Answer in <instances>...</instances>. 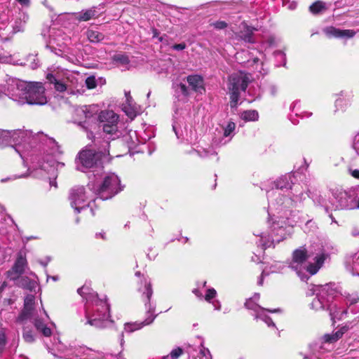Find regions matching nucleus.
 <instances>
[{"mask_svg": "<svg viewBox=\"0 0 359 359\" xmlns=\"http://www.w3.org/2000/svg\"><path fill=\"white\" fill-rule=\"evenodd\" d=\"M8 95L20 104L43 105L48 102L45 88L41 82L13 81L8 88Z\"/></svg>", "mask_w": 359, "mask_h": 359, "instance_id": "nucleus-1", "label": "nucleus"}, {"mask_svg": "<svg viewBox=\"0 0 359 359\" xmlns=\"http://www.w3.org/2000/svg\"><path fill=\"white\" fill-rule=\"evenodd\" d=\"M327 257V255L321 246H318L314 250L312 248L306 249L304 247H300L293 252L291 268L298 274L302 270H306L310 274L314 275L323 266Z\"/></svg>", "mask_w": 359, "mask_h": 359, "instance_id": "nucleus-2", "label": "nucleus"}, {"mask_svg": "<svg viewBox=\"0 0 359 359\" xmlns=\"http://www.w3.org/2000/svg\"><path fill=\"white\" fill-rule=\"evenodd\" d=\"M36 140L32 132L28 130L0 129V148L14 143L16 146L13 148V150L19 154L22 158H24V154L21 151V148L25 147L27 144L35 143Z\"/></svg>", "mask_w": 359, "mask_h": 359, "instance_id": "nucleus-3", "label": "nucleus"}, {"mask_svg": "<svg viewBox=\"0 0 359 359\" xmlns=\"http://www.w3.org/2000/svg\"><path fill=\"white\" fill-rule=\"evenodd\" d=\"M357 194L354 190H334L328 200H324L322 205L327 212L339 209H355Z\"/></svg>", "mask_w": 359, "mask_h": 359, "instance_id": "nucleus-4", "label": "nucleus"}, {"mask_svg": "<svg viewBox=\"0 0 359 359\" xmlns=\"http://www.w3.org/2000/svg\"><path fill=\"white\" fill-rule=\"evenodd\" d=\"M94 193L102 200H108L122 190L121 180L114 173L104 175L102 180L93 187Z\"/></svg>", "mask_w": 359, "mask_h": 359, "instance_id": "nucleus-5", "label": "nucleus"}, {"mask_svg": "<svg viewBox=\"0 0 359 359\" xmlns=\"http://www.w3.org/2000/svg\"><path fill=\"white\" fill-rule=\"evenodd\" d=\"M109 142H104L103 150L96 152L95 150L86 147L81 150L76 159L77 169L85 172L86 170L93 168L100 163L102 156H107L109 152Z\"/></svg>", "mask_w": 359, "mask_h": 359, "instance_id": "nucleus-6", "label": "nucleus"}, {"mask_svg": "<svg viewBox=\"0 0 359 359\" xmlns=\"http://www.w3.org/2000/svg\"><path fill=\"white\" fill-rule=\"evenodd\" d=\"M250 75L238 72L229 77L228 90L231 94V106L236 107L240 97L241 92L245 91L250 82Z\"/></svg>", "mask_w": 359, "mask_h": 359, "instance_id": "nucleus-7", "label": "nucleus"}, {"mask_svg": "<svg viewBox=\"0 0 359 359\" xmlns=\"http://www.w3.org/2000/svg\"><path fill=\"white\" fill-rule=\"evenodd\" d=\"M46 79L54 85L55 89L60 93L72 90L77 83L74 74L68 70H57L48 73Z\"/></svg>", "mask_w": 359, "mask_h": 359, "instance_id": "nucleus-8", "label": "nucleus"}, {"mask_svg": "<svg viewBox=\"0 0 359 359\" xmlns=\"http://www.w3.org/2000/svg\"><path fill=\"white\" fill-rule=\"evenodd\" d=\"M102 127L108 140H115L121 135L118 127V116L113 111H102L98 116Z\"/></svg>", "mask_w": 359, "mask_h": 359, "instance_id": "nucleus-9", "label": "nucleus"}, {"mask_svg": "<svg viewBox=\"0 0 359 359\" xmlns=\"http://www.w3.org/2000/svg\"><path fill=\"white\" fill-rule=\"evenodd\" d=\"M90 193L83 187H75L69 193L71 206L77 212L90 205Z\"/></svg>", "mask_w": 359, "mask_h": 359, "instance_id": "nucleus-10", "label": "nucleus"}, {"mask_svg": "<svg viewBox=\"0 0 359 359\" xmlns=\"http://www.w3.org/2000/svg\"><path fill=\"white\" fill-rule=\"evenodd\" d=\"M315 292L317 293V296L323 298L327 303V310H330V314H334L338 312L337 310V304L332 302L337 296V291L331 284L316 286Z\"/></svg>", "mask_w": 359, "mask_h": 359, "instance_id": "nucleus-11", "label": "nucleus"}, {"mask_svg": "<svg viewBox=\"0 0 359 359\" xmlns=\"http://www.w3.org/2000/svg\"><path fill=\"white\" fill-rule=\"evenodd\" d=\"M48 144L50 146V152L47 154V159H43L42 162L39 163V168L44 170L47 173L54 172L55 168L63 167L65 165L62 163L56 162L53 158V155L58 152L59 148L55 141L51 138L48 140Z\"/></svg>", "mask_w": 359, "mask_h": 359, "instance_id": "nucleus-12", "label": "nucleus"}, {"mask_svg": "<svg viewBox=\"0 0 359 359\" xmlns=\"http://www.w3.org/2000/svg\"><path fill=\"white\" fill-rule=\"evenodd\" d=\"M77 292L83 298H85L87 301H91L96 306H100L102 309L99 311L102 314L109 313V305L107 302V299H100L97 297V294L92 290L90 287L86 285H83L77 290Z\"/></svg>", "mask_w": 359, "mask_h": 359, "instance_id": "nucleus-13", "label": "nucleus"}, {"mask_svg": "<svg viewBox=\"0 0 359 359\" xmlns=\"http://www.w3.org/2000/svg\"><path fill=\"white\" fill-rule=\"evenodd\" d=\"M17 299L18 295L14 288L9 286L6 282H3L0 285L1 311H7L9 308H12Z\"/></svg>", "mask_w": 359, "mask_h": 359, "instance_id": "nucleus-14", "label": "nucleus"}, {"mask_svg": "<svg viewBox=\"0 0 359 359\" xmlns=\"http://www.w3.org/2000/svg\"><path fill=\"white\" fill-rule=\"evenodd\" d=\"M306 197L304 189L300 184H294L290 187V198H285L282 203L285 207L302 203Z\"/></svg>", "mask_w": 359, "mask_h": 359, "instance_id": "nucleus-15", "label": "nucleus"}, {"mask_svg": "<svg viewBox=\"0 0 359 359\" xmlns=\"http://www.w3.org/2000/svg\"><path fill=\"white\" fill-rule=\"evenodd\" d=\"M46 313L43 308L42 302H36L35 297L32 294L25 297L24 300V309L22 314H38Z\"/></svg>", "mask_w": 359, "mask_h": 359, "instance_id": "nucleus-16", "label": "nucleus"}, {"mask_svg": "<svg viewBox=\"0 0 359 359\" xmlns=\"http://www.w3.org/2000/svg\"><path fill=\"white\" fill-rule=\"evenodd\" d=\"M34 325L36 330L44 337H50L52 334V327L55 326L54 323L49 321L48 316L44 317L38 316L34 320Z\"/></svg>", "mask_w": 359, "mask_h": 359, "instance_id": "nucleus-17", "label": "nucleus"}, {"mask_svg": "<svg viewBox=\"0 0 359 359\" xmlns=\"http://www.w3.org/2000/svg\"><path fill=\"white\" fill-rule=\"evenodd\" d=\"M259 298V294H255V296L253 297V298H250L245 302V307L247 309H248L249 310L253 311L257 314H262V313H264L265 311L270 312V313H282L284 311L280 308L274 309H266L264 308L259 306L255 302V301L257 300Z\"/></svg>", "mask_w": 359, "mask_h": 359, "instance_id": "nucleus-18", "label": "nucleus"}, {"mask_svg": "<svg viewBox=\"0 0 359 359\" xmlns=\"http://www.w3.org/2000/svg\"><path fill=\"white\" fill-rule=\"evenodd\" d=\"M236 124L233 121H229L223 127V137L221 139L215 138L213 144L215 145H223L229 142L234 135Z\"/></svg>", "mask_w": 359, "mask_h": 359, "instance_id": "nucleus-19", "label": "nucleus"}, {"mask_svg": "<svg viewBox=\"0 0 359 359\" xmlns=\"http://www.w3.org/2000/svg\"><path fill=\"white\" fill-rule=\"evenodd\" d=\"M325 34L328 36H334L337 38H352L355 32L351 29H340L333 27H327L325 29Z\"/></svg>", "mask_w": 359, "mask_h": 359, "instance_id": "nucleus-20", "label": "nucleus"}, {"mask_svg": "<svg viewBox=\"0 0 359 359\" xmlns=\"http://www.w3.org/2000/svg\"><path fill=\"white\" fill-rule=\"evenodd\" d=\"M187 81L193 90L201 94L205 91L204 81L202 76L197 74L189 75L187 76Z\"/></svg>", "mask_w": 359, "mask_h": 359, "instance_id": "nucleus-21", "label": "nucleus"}, {"mask_svg": "<svg viewBox=\"0 0 359 359\" xmlns=\"http://www.w3.org/2000/svg\"><path fill=\"white\" fill-rule=\"evenodd\" d=\"M109 322L100 316H91L90 318H87L86 324L95 327L101 328L107 327Z\"/></svg>", "mask_w": 359, "mask_h": 359, "instance_id": "nucleus-22", "label": "nucleus"}, {"mask_svg": "<svg viewBox=\"0 0 359 359\" xmlns=\"http://www.w3.org/2000/svg\"><path fill=\"white\" fill-rule=\"evenodd\" d=\"M311 308L316 312H329L327 310V303L325 302L323 298H320L318 296L315 298L311 304Z\"/></svg>", "mask_w": 359, "mask_h": 359, "instance_id": "nucleus-23", "label": "nucleus"}, {"mask_svg": "<svg viewBox=\"0 0 359 359\" xmlns=\"http://www.w3.org/2000/svg\"><path fill=\"white\" fill-rule=\"evenodd\" d=\"M154 320V317L150 316L144 321L140 323L135 322L134 323H126L125 325V330L128 332H133L136 330L140 329L144 325L151 324Z\"/></svg>", "mask_w": 359, "mask_h": 359, "instance_id": "nucleus-24", "label": "nucleus"}, {"mask_svg": "<svg viewBox=\"0 0 359 359\" xmlns=\"http://www.w3.org/2000/svg\"><path fill=\"white\" fill-rule=\"evenodd\" d=\"M96 113V107L95 106H83L76 109L78 116H83L85 118H93Z\"/></svg>", "mask_w": 359, "mask_h": 359, "instance_id": "nucleus-25", "label": "nucleus"}, {"mask_svg": "<svg viewBox=\"0 0 359 359\" xmlns=\"http://www.w3.org/2000/svg\"><path fill=\"white\" fill-rule=\"evenodd\" d=\"M98 15H99V14H98L97 11H96L95 8H91L81 11L78 14L77 18L79 20L88 21L90 19L97 17Z\"/></svg>", "mask_w": 359, "mask_h": 359, "instance_id": "nucleus-26", "label": "nucleus"}, {"mask_svg": "<svg viewBox=\"0 0 359 359\" xmlns=\"http://www.w3.org/2000/svg\"><path fill=\"white\" fill-rule=\"evenodd\" d=\"M86 35L88 40L92 43H98L104 39V36L102 33L93 29L88 30Z\"/></svg>", "mask_w": 359, "mask_h": 359, "instance_id": "nucleus-27", "label": "nucleus"}, {"mask_svg": "<svg viewBox=\"0 0 359 359\" xmlns=\"http://www.w3.org/2000/svg\"><path fill=\"white\" fill-rule=\"evenodd\" d=\"M17 285L19 287H21L25 289H27L29 290H33L36 287V282L30 280L27 277H22L17 282Z\"/></svg>", "mask_w": 359, "mask_h": 359, "instance_id": "nucleus-28", "label": "nucleus"}, {"mask_svg": "<svg viewBox=\"0 0 359 359\" xmlns=\"http://www.w3.org/2000/svg\"><path fill=\"white\" fill-rule=\"evenodd\" d=\"M257 236H260L261 239L259 241V244L263 247V248H266L271 247L275 241L279 242L280 239H275L273 237L271 240L270 236L266 238V236L264 233H261L257 235Z\"/></svg>", "mask_w": 359, "mask_h": 359, "instance_id": "nucleus-29", "label": "nucleus"}, {"mask_svg": "<svg viewBox=\"0 0 359 359\" xmlns=\"http://www.w3.org/2000/svg\"><path fill=\"white\" fill-rule=\"evenodd\" d=\"M241 116L246 121H255L258 120L259 114L256 110H248L243 111Z\"/></svg>", "mask_w": 359, "mask_h": 359, "instance_id": "nucleus-30", "label": "nucleus"}, {"mask_svg": "<svg viewBox=\"0 0 359 359\" xmlns=\"http://www.w3.org/2000/svg\"><path fill=\"white\" fill-rule=\"evenodd\" d=\"M25 264L26 259L21 256L18 258L11 269H13V271H17V273H22L24 272Z\"/></svg>", "mask_w": 359, "mask_h": 359, "instance_id": "nucleus-31", "label": "nucleus"}, {"mask_svg": "<svg viewBox=\"0 0 359 359\" xmlns=\"http://www.w3.org/2000/svg\"><path fill=\"white\" fill-rule=\"evenodd\" d=\"M326 9L325 3L318 1L310 6L309 10L313 14H318Z\"/></svg>", "mask_w": 359, "mask_h": 359, "instance_id": "nucleus-32", "label": "nucleus"}, {"mask_svg": "<svg viewBox=\"0 0 359 359\" xmlns=\"http://www.w3.org/2000/svg\"><path fill=\"white\" fill-rule=\"evenodd\" d=\"M245 29H246V32L245 33H242L241 34V38L245 42H248V43H254L255 41L253 39V37H252V34H253V29L248 27V26H245Z\"/></svg>", "mask_w": 359, "mask_h": 359, "instance_id": "nucleus-33", "label": "nucleus"}, {"mask_svg": "<svg viewBox=\"0 0 359 359\" xmlns=\"http://www.w3.org/2000/svg\"><path fill=\"white\" fill-rule=\"evenodd\" d=\"M197 152L201 158H209L211 156L217 155L216 151L212 147L206 149L203 148Z\"/></svg>", "mask_w": 359, "mask_h": 359, "instance_id": "nucleus-34", "label": "nucleus"}, {"mask_svg": "<svg viewBox=\"0 0 359 359\" xmlns=\"http://www.w3.org/2000/svg\"><path fill=\"white\" fill-rule=\"evenodd\" d=\"M144 288H139V290L146 295L148 299H149L153 293L151 283L150 281H147V280L145 279L144 280Z\"/></svg>", "mask_w": 359, "mask_h": 359, "instance_id": "nucleus-35", "label": "nucleus"}, {"mask_svg": "<svg viewBox=\"0 0 359 359\" xmlns=\"http://www.w3.org/2000/svg\"><path fill=\"white\" fill-rule=\"evenodd\" d=\"M175 93L187 97L189 95V90L185 84L179 83L175 86Z\"/></svg>", "mask_w": 359, "mask_h": 359, "instance_id": "nucleus-36", "label": "nucleus"}, {"mask_svg": "<svg viewBox=\"0 0 359 359\" xmlns=\"http://www.w3.org/2000/svg\"><path fill=\"white\" fill-rule=\"evenodd\" d=\"M23 339H25V341L26 342H28V343H32L35 340L32 330H24Z\"/></svg>", "mask_w": 359, "mask_h": 359, "instance_id": "nucleus-37", "label": "nucleus"}, {"mask_svg": "<svg viewBox=\"0 0 359 359\" xmlns=\"http://www.w3.org/2000/svg\"><path fill=\"white\" fill-rule=\"evenodd\" d=\"M86 84L88 89L95 88L97 86V81H96L95 77L93 76H88L86 79Z\"/></svg>", "mask_w": 359, "mask_h": 359, "instance_id": "nucleus-38", "label": "nucleus"}, {"mask_svg": "<svg viewBox=\"0 0 359 359\" xmlns=\"http://www.w3.org/2000/svg\"><path fill=\"white\" fill-rule=\"evenodd\" d=\"M271 228H272L271 231L273 234L276 233V235H280L281 237V239L285 238V237H284L285 229L282 226L277 228L276 224H273V226H271Z\"/></svg>", "mask_w": 359, "mask_h": 359, "instance_id": "nucleus-39", "label": "nucleus"}, {"mask_svg": "<svg viewBox=\"0 0 359 359\" xmlns=\"http://www.w3.org/2000/svg\"><path fill=\"white\" fill-rule=\"evenodd\" d=\"M257 320L264 322L268 326L273 325L274 326V323L272 321L271 318L269 316H257Z\"/></svg>", "mask_w": 359, "mask_h": 359, "instance_id": "nucleus-40", "label": "nucleus"}, {"mask_svg": "<svg viewBox=\"0 0 359 359\" xmlns=\"http://www.w3.org/2000/svg\"><path fill=\"white\" fill-rule=\"evenodd\" d=\"M22 273H17V271H13V269L7 271V278L12 280H17L20 279V276Z\"/></svg>", "mask_w": 359, "mask_h": 359, "instance_id": "nucleus-41", "label": "nucleus"}, {"mask_svg": "<svg viewBox=\"0 0 359 359\" xmlns=\"http://www.w3.org/2000/svg\"><path fill=\"white\" fill-rule=\"evenodd\" d=\"M216 294H217V292L215 289H213V288L208 289L206 292V294L205 296V299L207 302H210L214 297H215Z\"/></svg>", "mask_w": 359, "mask_h": 359, "instance_id": "nucleus-42", "label": "nucleus"}, {"mask_svg": "<svg viewBox=\"0 0 359 359\" xmlns=\"http://www.w3.org/2000/svg\"><path fill=\"white\" fill-rule=\"evenodd\" d=\"M323 339L324 343H329V344H332L337 341V339L334 337V333L325 334L323 337Z\"/></svg>", "mask_w": 359, "mask_h": 359, "instance_id": "nucleus-43", "label": "nucleus"}, {"mask_svg": "<svg viewBox=\"0 0 359 359\" xmlns=\"http://www.w3.org/2000/svg\"><path fill=\"white\" fill-rule=\"evenodd\" d=\"M212 25L217 29H223L227 27V23L224 21H216Z\"/></svg>", "mask_w": 359, "mask_h": 359, "instance_id": "nucleus-44", "label": "nucleus"}, {"mask_svg": "<svg viewBox=\"0 0 359 359\" xmlns=\"http://www.w3.org/2000/svg\"><path fill=\"white\" fill-rule=\"evenodd\" d=\"M183 353V351L181 348H177L173 349L170 352V356L172 359H177Z\"/></svg>", "mask_w": 359, "mask_h": 359, "instance_id": "nucleus-45", "label": "nucleus"}, {"mask_svg": "<svg viewBox=\"0 0 359 359\" xmlns=\"http://www.w3.org/2000/svg\"><path fill=\"white\" fill-rule=\"evenodd\" d=\"M200 354L202 355V356H203V358H204V359H212L210 352L208 348H205L203 347L200 351Z\"/></svg>", "mask_w": 359, "mask_h": 359, "instance_id": "nucleus-46", "label": "nucleus"}, {"mask_svg": "<svg viewBox=\"0 0 359 359\" xmlns=\"http://www.w3.org/2000/svg\"><path fill=\"white\" fill-rule=\"evenodd\" d=\"M6 343V335L3 331H0V351H1Z\"/></svg>", "mask_w": 359, "mask_h": 359, "instance_id": "nucleus-47", "label": "nucleus"}, {"mask_svg": "<svg viewBox=\"0 0 359 359\" xmlns=\"http://www.w3.org/2000/svg\"><path fill=\"white\" fill-rule=\"evenodd\" d=\"M116 60L120 61L123 64H127L129 62L128 57L125 55H118L116 56Z\"/></svg>", "mask_w": 359, "mask_h": 359, "instance_id": "nucleus-48", "label": "nucleus"}, {"mask_svg": "<svg viewBox=\"0 0 359 359\" xmlns=\"http://www.w3.org/2000/svg\"><path fill=\"white\" fill-rule=\"evenodd\" d=\"M353 147L356 152L359 154V133L355 137Z\"/></svg>", "mask_w": 359, "mask_h": 359, "instance_id": "nucleus-49", "label": "nucleus"}, {"mask_svg": "<svg viewBox=\"0 0 359 359\" xmlns=\"http://www.w3.org/2000/svg\"><path fill=\"white\" fill-rule=\"evenodd\" d=\"M186 48V44L184 43L175 44L172 46V48L176 50H182Z\"/></svg>", "mask_w": 359, "mask_h": 359, "instance_id": "nucleus-50", "label": "nucleus"}, {"mask_svg": "<svg viewBox=\"0 0 359 359\" xmlns=\"http://www.w3.org/2000/svg\"><path fill=\"white\" fill-rule=\"evenodd\" d=\"M334 334L337 340H339L343 336L344 332L341 330H338L336 332H334Z\"/></svg>", "mask_w": 359, "mask_h": 359, "instance_id": "nucleus-51", "label": "nucleus"}, {"mask_svg": "<svg viewBox=\"0 0 359 359\" xmlns=\"http://www.w3.org/2000/svg\"><path fill=\"white\" fill-rule=\"evenodd\" d=\"M351 174L353 177L359 179V170H351Z\"/></svg>", "mask_w": 359, "mask_h": 359, "instance_id": "nucleus-52", "label": "nucleus"}, {"mask_svg": "<svg viewBox=\"0 0 359 359\" xmlns=\"http://www.w3.org/2000/svg\"><path fill=\"white\" fill-rule=\"evenodd\" d=\"M193 292L198 297H200L201 298L203 297V294L202 293L199 291L198 289H194L193 290Z\"/></svg>", "mask_w": 359, "mask_h": 359, "instance_id": "nucleus-53", "label": "nucleus"}, {"mask_svg": "<svg viewBox=\"0 0 359 359\" xmlns=\"http://www.w3.org/2000/svg\"><path fill=\"white\" fill-rule=\"evenodd\" d=\"M264 271L262 272V276H261L260 279L258 281V284L260 285H262V283H263V276H264Z\"/></svg>", "mask_w": 359, "mask_h": 359, "instance_id": "nucleus-54", "label": "nucleus"}, {"mask_svg": "<svg viewBox=\"0 0 359 359\" xmlns=\"http://www.w3.org/2000/svg\"><path fill=\"white\" fill-rule=\"evenodd\" d=\"M126 97L127 101L130 104V100L132 99V97L130 95V93H126Z\"/></svg>", "mask_w": 359, "mask_h": 359, "instance_id": "nucleus-55", "label": "nucleus"}, {"mask_svg": "<svg viewBox=\"0 0 359 359\" xmlns=\"http://www.w3.org/2000/svg\"><path fill=\"white\" fill-rule=\"evenodd\" d=\"M276 187H277V189H283V186L280 184V181L277 182Z\"/></svg>", "mask_w": 359, "mask_h": 359, "instance_id": "nucleus-56", "label": "nucleus"}, {"mask_svg": "<svg viewBox=\"0 0 359 359\" xmlns=\"http://www.w3.org/2000/svg\"><path fill=\"white\" fill-rule=\"evenodd\" d=\"M348 330V327L347 326H344L339 330L343 331L344 334L346 332H347Z\"/></svg>", "mask_w": 359, "mask_h": 359, "instance_id": "nucleus-57", "label": "nucleus"}, {"mask_svg": "<svg viewBox=\"0 0 359 359\" xmlns=\"http://www.w3.org/2000/svg\"><path fill=\"white\" fill-rule=\"evenodd\" d=\"M172 128H173V130L175 131V135H176L177 137V138H180V136H179V135H178V132H177V130H176V127H175V126H172Z\"/></svg>", "mask_w": 359, "mask_h": 359, "instance_id": "nucleus-58", "label": "nucleus"}, {"mask_svg": "<svg viewBox=\"0 0 359 359\" xmlns=\"http://www.w3.org/2000/svg\"><path fill=\"white\" fill-rule=\"evenodd\" d=\"M26 176H27V175L24 174V175H20V176H14L12 179H17V178H20V177H26Z\"/></svg>", "mask_w": 359, "mask_h": 359, "instance_id": "nucleus-59", "label": "nucleus"}, {"mask_svg": "<svg viewBox=\"0 0 359 359\" xmlns=\"http://www.w3.org/2000/svg\"><path fill=\"white\" fill-rule=\"evenodd\" d=\"M153 33H154V37H157L158 36V32L156 29H154L153 30Z\"/></svg>", "mask_w": 359, "mask_h": 359, "instance_id": "nucleus-60", "label": "nucleus"}, {"mask_svg": "<svg viewBox=\"0 0 359 359\" xmlns=\"http://www.w3.org/2000/svg\"><path fill=\"white\" fill-rule=\"evenodd\" d=\"M51 279H53L54 281H56L58 280L57 276H51L50 277Z\"/></svg>", "mask_w": 359, "mask_h": 359, "instance_id": "nucleus-61", "label": "nucleus"}, {"mask_svg": "<svg viewBox=\"0 0 359 359\" xmlns=\"http://www.w3.org/2000/svg\"><path fill=\"white\" fill-rule=\"evenodd\" d=\"M341 102V100H337L336 101V104H337V105H339Z\"/></svg>", "mask_w": 359, "mask_h": 359, "instance_id": "nucleus-62", "label": "nucleus"}, {"mask_svg": "<svg viewBox=\"0 0 359 359\" xmlns=\"http://www.w3.org/2000/svg\"><path fill=\"white\" fill-rule=\"evenodd\" d=\"M135 276H140V271L136 272L135 273Z\"/></svg>", "mask_w": 359, "mask_h": 359, "instance_id": "nucleus-63", "label": "nucleus"}, {"mask_svg": "<svg viewBox=\"0 0 359 359\" xmlns=\"http://www.w3.org/2000/svg\"><path fill=\"white\" fill-rule=\"evenodd\" d=\"M330 218L332 219V220L333 222H336V221L334 220V219L333 218V217H332V215H330Z\"/></svg>", "mask_w": 359, "mask_h": 359, "instance_id": "nucleus-64", "label": "nucleus"}]
</instances>
